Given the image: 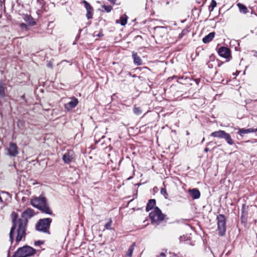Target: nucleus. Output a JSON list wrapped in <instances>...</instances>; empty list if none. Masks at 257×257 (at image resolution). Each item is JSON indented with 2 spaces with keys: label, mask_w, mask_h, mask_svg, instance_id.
Masks as SVG:
<instances>
[{
  "label": "nucleus",
  "mask_w": 257,
  "mask_h": 257,
  "mask_svg": "<svg viewBox=\"0 0 257 257\" xmlns=\"http://www.w3.org/2000/svg\"><path fill=\"white\" fill-rule=\"evenodd\" d=\"M34 215V211L31 208H27L22 214V218L17 220L16 217L13 219V226L10 232V240L11 243L14 240L13 235L16 230L17 236L16 241L20 242L25 238L26 235V228L28 222V219L30 218Z\"/></svg>",
  "instance_id": "obj_1"
},
{
  "label": "nucleus",
  "mask_w": 257,
  "mask_h": 257,
  "mask_svg": "<svg viewBox=\"0 0 257 257\" xmlns=\"http://www.w3.org/2000/svg\"><path fill=\"white\" fill-rule=\"evenodd\" d=\"M31 203L34 207L39 209L42 212L48 214H52V211L48 206L45 197H36L32 199Z\"/></svg>",
  "instance_id": "obj_2"
},
{
  "label": "nucleus",
  "mask_w": 257,
  "mask_h": 257,
  "mask_svg": "<svg viewBox=\"0 0 257 257\" xmlns=\"http://www.w3.org/2000/svg\"><path fill=\"white\" fill-rule=\"evenodd\" d=\"M150 217L153 223L159 224L165 218V215L162 213L161 210L157 207L154 208L149 214Z\"/></svg>",
  "instance_id": "obj_3"
},
{
  "label": "nucleus",
  "mask_w": 257,
  "mask_h": 257,
  "mask_svg": "<svg viewBox=\"0 0 257 257\" xmlns=\"http://www.w3.org/2000/svg\"><path fill=\"white\" fill-rule=\"evenodd\" d=\"M35 250L29 246L20 248L13 257H27L35 253Z\"/></svg>",
  "instance_id": "obj_4"
},
{
  "label": "nucleus",
  "mask_w": 257,
  "mask_h": 257,
  "mask_svg": "<svg viewBox=\"0 0 257 257\" xmlns=\"http://www.w3.org/2000/svg\"><path fill=\"white\" fill-rule=\"evenodd\" d=\"M51 222L52 219L50 218L40 219L36 224L37 230L44 232H48Z\"/></svg>",
  "instance_id": "obj_5"
},
{
  "label": "nucleus",
  "mask_w": 257,
  "mask_h": 257,
  "mask_svg": "<svg viewBox=\"0 0 257 257\" xmlns=\"http://www.w3.org/2000/svg\"><path fill=\"white\" fill-rule=\"evenodd\" d=\"M210 136L214 138L224 139L230 145H232L234 144V142L231 139L230 135L224 131L219 130L218 131L213 132L210 134Z\"/></svg>",
  "instance_id": "obj_6"
},
{
  "label": "nucleus",
  "mask_w": 257,
  "mask_h": 257,
  "mask_svg": "<svg viewBox=\"0 0 257 257\" xmlns=\"http://www.w3.org/2000/svg\"><path fill=\"white\" fill-rule=\"evenodd\" d=\"M218 230L221 236L224 235L226 231L225 217L223 215L219 214L217 217Z\"/></svg>",
  "instance_id": "obj_7"
},
{
  "label": "nucleus",
  "mask_w": 257,
  "mask_h": 257,
  "mask_svg": "<svg viewBox=\"0 0 257 257\" xmlns=\"http://www.w3.org/2000/svg\"><path fill=\"white\" fill-rule=\"evenodd\" d=\"M75 159L74 153L72 150H68L65 153L62 157V160L65 164H69Z\"/></svg>",
  "instance_id": "obj_8"
},
{
  "label": "nucleus",
  "mask_w": 257,
  "mask_h": 257,
  "mask_svg": "<svg viewBox=\"0 0 257 257\" xmlns=\"http://www.w3.org/2000/svg\"><path fill=\"white\" fill-rule=\"evenodd\" d=\"M8 155L12 157H15L18 154V148L16 144L11 143L8 148Z\"/></svg>",
  "instance_id": "obj_9"
},
{
  "label": "nucleus",
  "mask_w": 257,
  "mask_h": 257,
  "mask_svg": "<svg viewBox=\"0 0 257 257\" xmlns=\"http://www.w3.org/2000/svg\"><path fill=\"white\" fill-rule=\"evenodd\" d=\"M218 53L219 56L225 58H228L230 56V49L225 47H220L218 51Z\"/></svg>",
  "instance_id": "obj_10"
},
{
  "label": "nucleus",
  "mask_w": 257,
  "mask_h": 257,
  "mask_svg": "<svg viewBox=\"0 0 257 257\" xmlns=\"http://www.w3.org/2000/svg\"><path fill=\"white\" fill-rule=\"evenodd\" d=\"M71 100L65 104V108L69 111L71 109L75 107L78 103V100L76 98L72 97Z\"/></svg>",
  "instance_id": "obj_11"
},
{
  "label": "nucleus",
  "mask_w": 257,
  "mask_h": 257,
  "mask_svg": "<svg viewBox=\"0 0 257 257\" xmlns=\"http://www.w3.org/2000/svg\"><path fill=\"white\" fill-rule=\"evenodd\" d=\"M83 3L84 4L85 8L86 10L87 13H86V17L88 19H90L92 18L93 16V8L88 3H87L86 1H84L83 2Z\"/></svg>",
  "instance_id": "obj_12"
},
{
  "label": "nucleus",
  "mask_w": 257,
  "mask_h": 257,
  "mask_svg": "<svg viewBox=\"0 0 257 257\" xmlns=\"http://www.w3.org/2000/svg\"><path fill=\"white\" fill-rule=\"evenodd\" d=\"M189 193L191 197L194 199H198L200 196V191L196 188L189 189Z\"/></svg>",
  "instance_id": "obj_13"
},
{
  "label": "nucleus",
  "mask_w": 257,
  "mask_h": 257,
  "mask_svg": "<svg viewBox=\"0 0 257 257\" xmlns=\"http://www.w3.org/2000/svg\"><path fill=\"white\" fill-rule=\"evenodd\" d=\"M23 19L25 21L31 26H34L36 24V22L31 16L28 14H25L23 16Z\"/></svg>",
  "instance_id": "obj_14"
},
{
  "label": "nucleus",
  "mask_w": 257,
  "mask_h": 257,
  "mask_svg": "<svg viewBox=\"0 0 257 257\" xmlns=\"http://www.w3.org/2000/svg\"><path fill=\"white\" fill-rule=\"evenodd\" d=\"M132 57L134 59V62L135 64L139 66L142 64V61L141 58L138 55L137 53L133 52L132 53Z\"/></svg>",
  "instance_id": "obj_15"
},
{
  "label": "nucleus",
  "mask_w": 257,
  "mask_h": 257,
  "mask_svg": "<svg viewBox=\"0 0 257 257\" xmlns=\"http://www.w3.org/2000/svg\"><path fill=\"white\" fill-rule=\"evenodd\" d=\"M215 33L214 32H211L209 33L208 35L204 37L202 41L204 43H207L211 41L215 36Z\"/></svg>",
  "instance_id": "obj_16"
},
{
  "label": "nucleus",
  "mask_w": 257,
  "mask_h": 257,
  "mask_svg": "<svg viewBox=\"0 0 257 257\" xmlns=\"http://www.w3.org/2000/svg\"><path fill=\"white\" fill-rule=\"evenodd\" d=\"M254 132H255V131L252 128H238V134L242 136L244 134L252 133Z\"/></svg>",
  "instance_id": "obj_17"
},
{
  "label": "nucleus",
  "mask_w": 257,
  "mask_h": 257,
  "mask_svg": "<svg viewBox=\"0 0 257 257\" xmlns=\"http://www.w3.org/2000/svg\"><path fill=\"white\" fill-rule=\"evenodd\" d=\"M6 87L5 86L4 83L0 80V97L4 98L6 96L5 90Z\"/></svg>",
  "instance_id": "obj_18"
},
{
  "label": "nucleus",
  "mask_w": 257,
  "mask_h": 257,
  "mask_svg": "<svg viewBox=\"0 0 257 257\" xmlns=\"http://www.w3.org/2000/svg\"><path fill=\"white\" fill-rule=\"evenodd\" d=\"M8 193L4 191H0V205L4 204L5 199L8 196Z\"/></svg>",
  "instance_id": "obj_19"
},
{
  "label": "nucleus",
  "mask_w": 257,
  "mask_h": 257,
  "mask_svg": "<svg viewBox=\"0 0 257 257\" xmlns=\"http://www.w3.org/2000/svg\"><path fill=\"white\" fill-rule=\"evenodd\" d=\"M156 204V201L155 199H151L149 201L147 206H146V210L147 211H150L152 209H153V207Z\"/></svg>",
  "instance_id": "obj_20"
},
{
  "label": "nucleus",
  "mask_w": 257,
  "mask_h": 257,
  "mask_svg": "<svg viewBox=\"0 0 257 257\" xmlns=\"http://www.w3.org/2000/svg\"><path fill=\"white\" fill-rule=\"evenodd\" d=\"M136 245L135 242L133 243V244L130 246L129 248L127 250V251L126 254V257H132V254Z\"/></svg>",
  "instance_id": "obj_21"
},
{
  "label": "nucleus",
  "mask_w": 257,
  "mask_h": 257,
  "mask_svg": "<svg viewBox=\"0 0 257 257\" xmlns=\"http://www.w3.org/2000/svg\"><path fill=\"white\" fill-rule=\"evenodd\" d=\"M237 6L241 13H242L243 14H246L248 13L247 9L244 5L240 3H238L237 4Z\"/></svg>",
  "instance_id": "obj_22"
},
{
  "label": "nucleus",
  "mask_w": 257,
  "mask_h": 257,
  "mask_svg": "<svg viewBox=\"0 0 257 257\" xmlns=\"http://www.w3.org/2000/svg\"><path fill=\"white\" fill-rule=\"evenodd\" d=\"M127 17L126 15H124L120 17L119 21H120V23L122 26H124L126 25L127 21Z\"/></svg>",
  "instance_id": "obj_23"
},
{
  "label": "nucleus",
  "mask_w": 257,
  "mask_h": 257,
  "mask_svg": "<svg viewBox=\"0 0 257 257\" xmlns=\"http://www.w3.org/2000/svg\"><path fill=\"white\" fill-rule=\"evenodd\" d=\"M134 112L137 115H140L142 113V110L140 108L135 107L134 108Z\"/></svg>",
  "instance_id": "obj_24"
},
{
  "label": "nucleus",
  "mask_w": 257,
  "mask_h": 257,
  "mask_svg": "<svg viewBox=\"0 0 257 257\" xmlns=\"http://www.w3.org/2000/svg\"><path fill=\"white\" fill-rule=\"evenodd\" d=\"M161 193L165 197V198L166 199H167L168 198V193L167 192V190L166 189L162 188V189L161 190Z\"/></svg>",
  "instance_id": "obj_25"
},
{
  "label": "nucleus",
  "mask_w": 257,
  "mask_h": 257,
  "mask_svg": "<svg viewBox=\"0 0 257 257\" xmlns=\"http://www.w3.org/2000/svg\"><path fill=\"white\" fill-rule=\"evenodd\" d=\"M112 223V220L110 219L109 221L105 225V228L106 229H111V225Z\"/></svg>",
  "instance_id": "obj_26"
},
{
  "label": "nucleus",
  "mask_w": 257,
  "mask_h": 257,
  "mask_svg": "<svg viewBox=\"0 0 257 257\" xmlns=\"http://www.w3.org/2000/svg\"><path fill=\"white\" fill-rule=\"evenodd\" d=\"M102 7L107 12H110L112 10V7L110 6L104 5Z\"/></svg>",
  "instance_id": "obj_27"
},
{
  "label": "nucleus",
  "mask_w": 257,
  "mask_h": 257,
  "mask_svg": "<svg viewBox=\"0 0 257 257\" xmlns=\"http://www.w3.org/2000/svg\"><path fill=\"white\" fill-rule=\"evenodd\" d=\"M217 3L215 0H212L211 3V7H212V10L214 9L215 7H216Z\"/></svg>",
  "instance_id": "obj_28"
},
{
  "label": "nucleus",
  "mask_w": 257,
  "mask_h": 257,
  "mask_svg": "<svg viewBox=\"0 0 257 257\" xmlns=\"http://www.w3.org/2000/svg\"><path fill=\"white\" fill-rule=\"evenodd\" d=\"M20 27L22 29H25L26 30L28 29L27 26L25 24H24V23L21 24H20Z\"/></svg>",
  "instance_id": "obj_29"
},
{
  "label": "nucleus",
  "mask_w": 257,
  "mask_h": 257,
  "mask_svg": "<svg viewBox=\"0 0 257 257\" xmlns=\"http://www.w3.org/2000/svg\"><path fill=\"white\" fill-rule=\"evenodd\" d=\"M43 242L41 241H37L35 242V245H40V244H42Z\"/></svg>",
  "instance_id": "obj_30"
},
{
  "label": "nucleus",
  "mask_w": 257,
  "mask_h": 257,
  "mask_svg": "<svg viewBox=\"0 0 257 257\" xmlns=\"http://www.w3.org/2000/svg\"><path fill=\"white\" fill-rule=\"evenodd\" d=\"M47 66H48V67H52V64H51L50 63H48L47 64Z\"/></svg>",
  "instance_id": "obj_31"
},
{
  "label": "nucleus",
  "mask_w": 257,
  "mask_h": 257,
  "mask_svg": "<svg viewBox=\"0 0 257 257\" xmlns=\"http://www.w3.org/2000/svg\"><path fill=\"white\" fill-rule=\"evenodd\" d=\"M209 149L207 148H206L205 149H204V151L206 152H207L209 151Z\"/></svg>",
  "instance_id": "obj_32"
},
{
  "label": "nucleus",
  "mask_w": 257,
  "mask_h": 257,
  "mask_svg": "<svg viewBox=\"0 0 257 257\" xmlns=\"http://www.w3.org/2000/svg\"><path fill=\"white\" fill-rule=\"evenodd\" d=\"M254 56H257V52H255L254 55H253Z\"/></svg>",
  "instance_id": "obj_33"
},
{
  "label": "nucleus",
  "mask_w": 257,
  "mask_h": 257,
  "mask_svg": "<svg viewBox=\"0 0 257 257\" xmlns=\"http://www.w3.org/2000/svg\"><path fill=\"white\" fill-rule=\"evenodd\" d=\"M161 256H165V254H164V253H162L161 254Z\"/></svg>",
  "instance_id": "obj_34"
},
{
  "label": "nucleus",
  "mask_w": 257,
  "mask_h": 257,
  "mask_svg": "<svg viewBox=\"0 0 257 257\" xmlns=\"http://www.w3.org/2000/svg\"><path fill=\"white\" fill-rule=\"evenodd\" d=\"M204 140H205V139H204V138H203V139H202V143L204 142Z\"/></svg>",
  "instance_id": "obj_35"
},
{
  "label": "nucleus",
  "mask_w": 257,
  "mask_h": 257,
  "mask_svg": "<svg viewBox=\"0 0 257 257\" xmlns=\"http://www.w3.org/2000/svg\"><path fill=\"white\" fill-rule=\"evenodd\" d=\"M116 22L118 23V21L116 20Z\"/></svg>",
  "instance_id": "obj_36"
}]
</instances>
